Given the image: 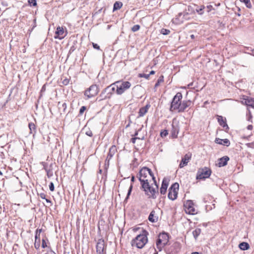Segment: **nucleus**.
Returning <instances> with one entry per match:
<instances>
[{
    "label": "nucleus",
    "instance_id": "obj_50",
    "mask_svg": "<svg viewBox=\"0 0 254 254\" xmlns=\"http://www.w3.org/2000/svg\"><path fill=\"white\" fill-rule=\"evenodd\" d=\"M47 247V246L45 240L44 239H43L42 243V247L43 248H45Z\"/></svg>",
    "mask_w": 254,
    "mask_h": 254
},
{
    "label": "nucleus",
    "instance_id": "obj_51",
    "mask_svg": "<svg viewBox=\"0 0 254 254\" xmlns=\"http://www.w3.org/2000/svg\"><path fill=\"white\" fill-rule=\"evenodd\" d=\"M252 115L250 112V111L249 112V116L248 117V120L249 122H252Z\"/></svg>",
    "mask_w": 254,
    "mask_h": 254
},
{
    "label": "nucleus",
    "instance_id": "obj_40",
    "mask_svg": "<svg viewBox=\"0 0 254 254\" xmlns=\"http://www.w3.org/2000/svg\"><path fill=\"white\" fill-rule=\"evenodd\" d=\"M168 134V130L166 129H164L163 130H162L160 132V136L162 137H165Z\"/></svg>",
    "mask_w": 254,
    "mask_h": 254
},
{
    "label": "nucleus",
    "instance_id": "obj_35",
    "mask_svg": "<svg viewBox=\"0 0 254 254\" xmlns=\"http://www.w3.org/2000/svg\"><path fill=\"white\" fill-rule=\"evenodd\" d=\"M164 81V76L163 75H161L159 78L158 79L157 82H156L155 84V87H157L160 85V84L161 82H163Z\"/></svg>",
    "mask_w": 254,
    "mask_h": 254
},
{
    "label": "nucleus",
    "instance_id": "obj_63",
    "mask_svg": "<svg viewBox=\"0 0 254 254\" xmlns=\"http://www.w3.org/2000/svg\"><path fill=\"white\" fill-rule=\"evenodd\" d=\"M250 51L252 53L250 54L251 55L254 56V49L251 48Z\"/></svg>",
    "mask_w": 254,
    "mask_h": 254
},
{
    "label": "nucleus",
    "instance_id": "obj_37",
    "mask_svg": "<svg viewBox=\"0 0 254 254\" xmlns=\"http://www.w3.org/2000/svg\"><path fill=\"white\" fill-rule=\"evenodd\" d=\"M161 33L164 35H168L170 33V31L169 29L162 28L161 30Z\"/></svg>",
    "mask_w": 254,
    "mask_h": 254
},
{
    "label": "nucleus",
    "instance_id": "obj_8",
    "mask_svg": "<svg viewBox=\"0 0 254 254\" xmlns=\"http://www.w3.org/2000/svg\"><path fill=\"white\" fill-rule=\"evenodd\" d=\"M211 174V170L207 167H204L198 169L197 172L196 179L202 180L208 178Z\"/></svg>",
    "mask_w": 254,
    "mask_h": 254
},
{
    "label": "nucleus",
    "instance_id": "obj_56",
    "mask_svg": "<svg viewBox=\"0 0 254 254\" xmlns=\"http://www.w3.org/2000/svg\"><path fill=\"white\" fill-rule=\"evenodd\" d=\"M46 90V85H44L41 90V92H45Z\"/></svg>",
    "mask_w": 254,
    "mask_h": 254
},
{
    "label": "nucleus",
    "instance_id": "obj_19",
    "mask_svg": "<svg viewBox=\"0 0 254 254\" xmlns=\"http://www.w3.org/2000/svg\"><path fill=\"white\" fill-rule=\"evenodd\" d=\"M55 34L56 36H55L56 38H59L60 39H62L64 37V28L62 27L58 26L57 28Z\"/></svg>",
    "mask_w": 254,
    "mask_h": 254
},
{
    "label": "nucleus",
    "instance_id": "obj_41",
    "mask_svg": "<svg viewBox=\"0 0 254 254\" xmlns=\"http://www.w3.org/2000/svg\"><path fill=\"white\" fill-rule=\"evenodd\" d=\"M138 76L139 77H141V78L143 77L147 79H148L149 77V74H145V73H139L138 75Z\"/></svg>",
    "mask_w": 254,
    "mask_h": 254
},
{
    "label": "nucleus",
    "instance_id": "obj_25",
    "mask_svg": "<svg viewBox=\"0 0 254 254\" xmlns=\"http://www.w3.org/2000/svg\"><path fill=\"white\" fill-rule=\"evenodd\" d=\"M67 105L65 103L61 104L60 102L58 103V108L61 114L66 113Z\"/></svg>",
    "mask_w": 254,
    "mask_h": 254
},
{
    "label": "nucleus",
    "instance_id": "obj_58",
    "mask_svg": "<svg viewBox=\"0 0 254 254\" xmlns=\"http://www.w3.org/2000/svg\"><path fill=\"white\" fill-rule=\"evenodd\" d=\"M247 145L249 147H253V146L254 145V143H249L247 144Z\"/></svg>",
    "mask_w": 254,
    "mask_h": 254
},
{
    "label": "nucleus",
    "instance_id": "obj_49",
    "mask_svg": "<svg viewBox=\"0 0 254 254\" xmlns=\"http://www.w3.org/2000/svg\"><path fill=\"white\" fill-rule=\"evenodd\" d=\"M69 79L65 78L63 80V83L64 85H67L69 83Z\"/></svg>",
    "mask_w": 254,
    "mask_h": 254
},
{
    "label": "nucleus",
    "instance_id": "obj_10",
    "mask_svg": "<svg viewBox=\"0 0 254 254\" xmlns=\"http://www.w3.org/2000/svg\"><path fill=\"white\" fill-rule=\"evenodd\" d=\"M98 92L99 88L98 86L96 84H93L84 91V95L89 99L96 96Z\"/></svg>",
    "mask_w": 254,
    "mask_h": 254
},
{
    "label": "nucleus",
    "instance_id": "obj_42",
    "mask_svg": "<svg viewBox=\"0 0 254 254\" xmlns=\"http://www.w3.org/2000/svg\"><path fill=\"white\" fill-rule=\"evenodd\" d=\"M40 240H35L34 246L36 249L38 250L40 247Z\"/></svg>",
    "mask_w": 254,
    "mask_h": 254
},
{
    "label": "nucleus",
    "instance_id": "obj_22",
    "mask_svg": "<svg viewBox=\"0 0 254 254\" xmlns=\"http://www.w3.org/2000/svg\"><path fill=\"white\" fill-rule=\"evenodd\" d=\"M150 107V105L149 104H148L145 106L140 108L139 112H138V117H143L147 112V111Z\"/></svg>",
    "mask_w": 254,
    "mask_h": 254
},
{
    "label": "nucleus",
    "instance_id": "obj_1",
    "mask_svg": "<svg viewBox=\"0 0 254 254\" xmlns=\"http://www.w3.org/2000/svg\"><path fill=\"white\" fill-rule=\"evenodd\" d=\"M140 189L144 191L148 198L155 199L157 198L159 193L158 190L151 186L149 181L140 180Z\"/></svg>",
    "mask_w": 254,
    "mask_h": 254
},
{
    "label": "nucleus",
    "instance_id": "obj_30",
    "mask_svg": "<svg viewBox=\"0 0 254 254\" xmlns=\"http://www.w3.org/2000/svg\"><path fill=\"white\" fill-rule=\"evenodd\" d=\"M82 131L85 132V133L87 136L90 137H92L93 136V133L92 131L89 128L86 127H84L82 129Z\"/></svg>",
    "mask_w": 254,
    "mask_h": 254
},
{
    "label": "nucleus",
    "instance_id": "obj_5",
    "mask_svg": "<svg viewBox=\"0 0 254 254\" xmlns=\"http://www.w3.org/2000/svg\"><path fill=\"white\" fill-rule=\"evenodd\" d=\"M117 89L116 93L118 95H122L131 86V83L127 81L119 80L115 82Z\"/></svg>",
    "mask_w": 254,
    "mask_h": 254
},
{
    "label": "nucleus",
    "instance_id": "obj_3",
    "mask_svg": "<svg viewBox=\"0 0 254 254\" xmlns=\"http://www.w3.org/2000/svg\"><path fill=\"white\" fill-rule=\"evenodd\" d=\"M115 83L114 82L104 88L96 100L101 101L111 98L112 96L116 92L117 89Z\"/></svg>",
    "mask_w": 254,
    "mask_h": 254
},
{
    "label": "nucleus",
    "instance_id": "obj_39",
    "mask_svg": "<svg viewBox=\"0 0 254 254\" xmlns=\"http://www.w3.org/2000/svg\"><path fill=\"white\" fill-rule=\"evenodd\" d=\"M28 2L31 6H36L37 4L36 0H28Z\"/></svg>",
    "mask_w": 254,
    "mask_h": 254
},
{
    "label": "nucleus",
    "instance_id": "obj_61",
    "mask_svg": "<svg viewBox=\"0 0 254 254\" xmlns=\"http://www.w3.org/2000/svg\"><path fill=\"white\" fill-rule=\"evenodd\" d=\"M45 199L47 203H50L51 205H52V201L50 199H47L46 198Z\"/></svg>",
    "mask_w": 254,
    "mask_h": 254
},
{
    "label": "nucleus",
    "instance_id": "obj_47",
    "mask_svg": "<svg viewBox=\"0 0 254 254\" xmlns=\"http://www.w3.org/2000/svg\"><path fill=\"white\" fill-rule=\"evenodd\" d=\"M75 49H76V48L74 46H72L70 47L69 52H68V57L69 56V54H71L74 51Z\"/></svg>",
    "mask_w": 254,
    "mask_h": 254
},
{
    "label": "nucleus",
    "instance_id": "obj_21",
    "mask_svg": "<svg viewBox=\"0 0 254 254\" xmlns=\"http://www.w3.org/2000/svg\"><path fill=\"white\" fill-rule=\"evenodd\" d=\"M215 142L216 143L226 145V146H229L230 144V142L228 139H220L219 138H216L215 139Z\"/></svg>",
    "mask_w": 254,
    "mask_h": 254
},
{
    "label": "nucleus",
    "instance_id": "obj_6",
    "mask_svg": "<svg viewBox=\"0 0 254 254\" xmlns=\"http://www.w3.org/2000/svg\"><path fill=\"white\" fill-rule=\"evenodd\" d=\"M152 173V172L150 169L148 167H144L141 168L139 173L137 175V177L138 178L139 182L141 181H146L147 182L149 181V178Z\"/></svg>",
    "mask_w": 254,
    "mask_h": 254
},
{
    "label": "nucleus",
    "instance_id": "obj_7",
    "mask_svg": "<svg viewBox=\"0 0 254 254\" xmlns=\"http://www.w3.org/2000/svg\"><path fill=\"white\" fill-rule=\"evenodd\" d=\"M183 95L181 92H178L173 97L171 103L170 111L173 112L177 110L182 102Z\"/></svg>",
    "mask_w": 254,
    "mask_h": 254
},
{
    "label": "nucleus",
    "instance_id": "obj_48",
    "mask_svg": "<svg viewBox=\"0 0 254 254\" xmlns=\"http://www.w3.org/2000/svg\"><path fill=\"white\" fill-rule=\"evenodd\" d=\"M92 46H93V47L95 49H96V50H100V46L97 44H96V43H92Z\"/></svg>",
    "mask_w": 254,
    "mask_h": 254
},
{
    "label": "nucleus",
    "instance_id": "obj_60",
    "mask_svg": "<svg viewBox=\"0 0 254 254\" xmlns=\"http://www.w3.org/2000/svg\"><path fill=\"white\" fill-rule=\"evenodd\" d=\"M42 231V229H37L36 231V232H37L38 235H40L41 232Z\"/></svg>",
    "mask_w": 254,
    "mask_h": 254
},
{
    "label": "nucleus",
    "instance_id": "obj_16",
    "mask_svg": "<svg viewBox=\"0 0 254 254\" xmlns=\"http://www.w3.org/2000/svg\"><path fill=\"white\" fill-rule=\"evenodd\" d=\"M179 131V127L178 124H175L173 122L172 124V129L171 130L172 137L174 138H177Z\"/></svg>",
    "mask_w": 254,
    "mask_h": 254
},
{
    "label": "nucleus",
    "instance_id": "obj_20",
    "mask_svg": "<svg viewBox=\"0 0 254 254\" xmlns=\"http://www.w3.org/2000/svg\"><path fill=\"white\" fill-rule=\"evenodd\" d=\"M217 119L218 122L221 126L223 127H226V129H229V127L226 123V120L225 118L224 119L222 116L217 115Z\"/></svg>",
    "mask_w": 254,
    "mask_h": 254
},
{
    "label": "nucleus",
    "instance_id": "obj_62",
    "mask_svg": "<svg viewBox=\"0 0 254 254\" xmlns=\"http://www.w3.org/2000/svg\"><path fill=\"white\" fill-rule=\"evenodd\" d=\"M135 181V177L132 175L131 177V182L133 183Z\"/></svg>",
    "mask_w": 254,
    "mask_h": 254
},
{
    "label": "nucleus",
    "instance_id": "obj_13",
    "mask_svg": "<svg viewBox=\"0 0 254 254\" xmlns=\"http://www.w3.org/2000/svg\"><path fill=\"white\" fill-rule=\"evenodd\" d=\"M184 206L186 209L187 213L190 214H194L195 209L193 207V203L192 200H187L184 203Z\"/></svg>",
    "mask_w": 254,
    "mask_h": 254
},
{
    "label": "nucleus",
    "instance_id": "obj_29",
    "mask_svg": "<svg viewBox=\"0 0 254 254\" xmlns=\"http://www.w3.org/2000/svg\"><path fill=\"white\" fill-rule=\"evenodd\" d=\"M123 5V3L120 1H116L114 4L113 11L120 9Z\"/></svg>",
    "mask_w": 254,
    "mask_h": 254
},
{
    "label": "nucleus",
    "instance_id": "obj_26",
    "mask_svg": "<svg viewBox=\"0 0 254 254\" xmlns=\"http://www.w3.org/2000/svg\"><path fill=\"white\" fill-rule=\"evenodd\" d=\"M182 15L183 13L180 12L177 15H176V17L172 20L173 22L176 24H180L182 23L184 21V18L182 17L181 19L180 18Z\"/></svg>",
    "mask_w": 254,
    "mask_h": 254
},
{
    "label": "nucleus",
    "instance_id": "obj_11",
    "mask_svg": "<svg viewBox=\"0 0 254 254\" xmlns=\"http://www.w3.org/2000/svg\"><path fill=\"white\" fill-rule=\"evenodd\" d=\"M180 249V244L179 242H175L170 247L166 248L165 251L167 254H177Z\"/></svg>",
    "mask_w": 254,
    "mask_h": 254
},
{
    "label": "nucleus",
    "instance_id": "obj_27",
    "mask_svg": "<svg viewBox=\"0 0 254 254\" xmlns=\"http://www.w3.org/2000/svg\"><path fill=\"white\" fill-rule=\"evenodd\" d=\"M148 220L151 222H156L158 220V217L155 216V211L152 210L148 216Z\"/></svg>",
    "mask_w": 254,
    "mask_h": 254
},
{
    "label": "nucleus",
    "instance_id": "obj_32",
    "mask_svg": "<svg viewBox=\"0 0 254 254\" xmlns=\"http://www.w3.org/2000/svg\"><path fill=\"white\" fill-rule=\"evenodd\" d=\"M201 233V229L200 228H196L192 232L193 236L195 240H196L198 236Z\"/></svg>",
    "mask_w": 254,
    "mask_h": 254
},
{
    "label": "nucleus",
    "instance_id": "obj_55",
    "mask_svg": "<svg viewBox=\"0 0 254 254\" xmlns=\"http://www.w3.org/2000/svg\"><path fill=\"white\" fill-rule=\"evenodd\" d=\"M150 178H151L152 180L153 181V182L155 181H156V178H155V176H154V174L153 173L150 175Z\"/></svg>",
    "mask_w": 254,
    "mask_h": 254
},
{
    "label": "nucleus",
    "instance_id": "obj_45",
    "mask_svg": "<svg viewBox=\"0 0 254 254\" xmlns=\"http://www.w3.org/2000/svg\"><path fill=\"white\" fill-rule=\"evenodd\" d=\"M195 11L200 15H202L204 12L202 8H196L195 10Z\"/></svg>",
    "mask_w": 254,
    "mask_h": 254
},
{
    "label": "nucleus",
    "instance_id": "obj_23",
    "mask_svg": "<svg viewBox=\"0 0 254 254\" xmlns=\"http://www.w3.org/2000/svg\"><path fill=\"white\" fill-rule=\"evenodd\" d=\"M243 102L247 106L254 108V98L247 97L244 99Z\"/></svg>",
    "mask_w": 254,
    "mask_h": 254
},
{
    "label": "nucleus",
    "instance_id": "obj_14",
    "mask_svg": "<svg viewBox=\"0 0 254 254\" xmlns=\"http://www.w3.org/2000/svg\"><path fill=\"white\" fill-rule=\"evenodd\" d=\"M192 103L190 100H184L181 102L178 108L177 111L179 113L184 112L186 109L191 105Z\"/></svg>",
    "mask_w": 254,
    "mask_h": 254
},
{
    "label": "nucleus",
    "instance_id": "obj_2",
    "mask_svg": "<svg viewBox=\"0 0 254 254\" xmlns=\"http://www.w3.org/2000/svg\"><path fill=\"white\" fill-rule=\"evenodd\" d=\"M148 232L146 230H142V233L131 241V246H135L138 249H142L148 241Z\"/></svg>",
    "mask_w": 254,
    "mask_h": 254
},
{
    "label": "nucleus",
    "instance_id": "obj_17",
    "mask_svg": "<svg viewBox=\"0 0 254 254\" xmlns=\"http://www.w3.org/2000/svg\"><path fill=\"white\" fill-rule=\"evenodd\" d=\"M229 159L230 158L228 156H223L218 160V162L217 165L219 167L225 166L227 165Z\"/></svg>",
    "mask_w": 254,
    "mask_h": 254
},
{
    "label": "nucleus",
    "instance_id": "obj_36",
    "mask_svg": "<svg viewBox=\"0 0 254 254\" xmlns=\"http://www.w3.org/2000/svg\"><path fill=\"white\" fill-rule=\"evenodd\" d=\"M195 10L194 8L193 7V6L191 5H189L188 6L187 9H186V11H188L189 13H195Z\"/></svg>",
    "mask_w": 254,
    "mask_h": 254
},
{
    "label": "nucleus",
    "instance_id": "obj_46",
    "mask_svg": "<svg viewBox=\"0 0 254 254\" xmlns=\"http://www.w3.org/2000/svg\"><path fill=\"white\" fill-rule=\"evenodd\" d=\"M38 195L42 199H46V194L44 192H41L40 193H38Z\"/></svg>",
    "mask_w": 254,
    "mask_h": 254
},
{
    "label": "nucleus",
    "instance_id": "obj_15",
    "mask_svg": "<svg viewBox=\"0 0 254 254\" xmlns=\"http://www.w3.org/2000/svg\"><path fill=\"white\" fill-rule=\"evenodd\" d=\"M170 180L164 178L162 181L161 187L160 189V192L162 194H165L166 193L167 190L169 185Z\"/></svg>",
    "mask_w": 254,
    "mask_h": 254
},
{
    "label": "nucleus",
    "instance_id": "obj_57",
    "mask_svg": "<svg viewBox=\"0 0 254 254\" xmlns=\"http://www.w3.org/2000/svg\"><path fill=\"white\" fill-rule=\"evenodd\" d=\"M110 160V159H108V160H107V158H106V159L105 160V163L106 166L107 165L108 166H109Z\"/></svg>",
    "mask_w": 254,
    "mask_h": 254
},
{
    "label": "nucleus",
    "instance_id": "obj_28",
    "mask_svg": "<svg viewBox=\"0 0 254 254\" xmlns=\"http://www.w3.org/2000/svg\"><path fill=\"white\" fill-rule=\"evenodd\" d=\"M239 248L241 250L245 251L250 249V245L247 242H242L239 245Z\"/></svg>",
    "mask_w": 254,
    "mask_h": 254
},
{
    "label": "nucleus",
    "instance_id": "obj_59",
    "mask_svg": "<svg viewBox=\"0 0 254 254\" xmlns=\"http://www.w3.org/2000/svg\"><path fill=\"white\" fill-rule=\"evenodd\" d=\"M153 183H154V185L156 187L155 189H156L157 190H158V184L157 183V181L154 182Z\"/></svg>",
    "mask_w": 254,
    "mask_h": 254
},
{
    "label": "nucleus",
    "instance_id": "obj_12",
    "mask_svg": "<svg viewBox=\"0 0 254 254\" xmlns=\"http://www.w3.org/2000/svg\"><path fill=\"white\" fill-rule=\"evenodd\" d=\"M96 247L97 254H106V245H105V241L103 239H100L98 240Z\"/></svg>",
    "mask_w": 254,
    "mask_h": 254
},
{
    "label": "nucleus",
    "instance_id": "obj_53",
    "mask_svg": "<svg viewBox=\"0 0 254 254\" xmlns=\"http://www.w3.org/2000/svg\"><path fill=\"white\" fill-rule=\"evenodd\" d=\"M137 139H140V138L139 137H132V138L131 139V141L133 143H135V140H136Z\"/></svg>",
    "mask_w": 254,
    "mask_h": 254
},
{
    "label": "nucleus",
    "instance_id": "obj_4",
    "mask_svg": "<svg viewBox=\"0 0 254 254\" xmlns=\"http://www.w3.org/2000/svg\"><path fill=\"white\" fill-rule=\"evenodd\" d=\"M169 240V235L168 233L163 232L158 235L156 241L157 249L159 251H161L162 249L167 245Z\"/></svg>",
    "mask_w": 254,
    "mask_h": 254
},
{
    "label": "nucleus",
    "instance_id": "obj_9",
    "mask_svg": "<svg viewBox=\"0 0 254 254\" xmlns=\"http://www.w3.org/2000/svg\"><path fill=\"white\" fill-rule=\"evenodd\" d=\"M179 188V185L178 183L173 184L169 189L168 197L169 199L174 200L177 197L178 190Z\"/></svg>",
    "mask_w": 254,
    "mask_h": 254
},
{
    "label": "nucleus",
    "instance_id": "obj_24",
    "mask_svg": "<svg viewBox=\"0 0 254 254\" xmlns=\"http://www.w3.org/2000/svg\"><path fill=\"white\" fill-rule=\"evenodd\" d=\"M116 151V147L115 145L112 146L109 149V151L107 157V160H108V159H111L112 157L114 155Z\"/></svg>",
    "mask_w": 254,
    "mask_h": 254
},
{
    "label": "nucleus",
    "instance_id": "obj_43",
    "mask_svg": "<svg viewBox=\"0 0 254 254\" xmlns=\"http://www.w3.org/2000/svg\"><path fill=\"white\" fill-rule=\"evenodd\" d=\"M86 107L85 106H82L79 112V115H81L84 113V112L86 110Z\"/></svg>",
    "mask_w": 254,
    "mask_h": 254
},
{
    "label": "nucleus",
    "instance_id": "obj_44",
    "mask_svg": "<svg viewBox=\"0 0 254 254\" xmlns=\"http://www.w3.org/2000/svg\"><path fill=\"white\" fill-rule=\"evenodd\" d=\"M49 189L51 191H53L55 190L54 184L53 182H51L49 185Z\"/></svg>",
    "mask_w": 254,
    "mask_h": 254
},
{
    "label": "nucleus",
    "instance_id": "obj_34",
    "mask_svg": "<svg viewBox=\"0 0 254 254\" xmlns=\"http://www.w3.org/2000/svg\"><path fill=\"white\" fill-rule=\"evenodd\" d=\"M132 188H133V185L131 183L129 187L127 193V195L125 198V201H127V200L128 199V198L131 194V192L132 191Z\"/></svg>",
    "mask_w": 254,
    "mask_h": 254
},
{
    "label": "nucleus",
    "instance_id": "obj_31",
    "mask_svg": "<svg viewBox=\"0 0 254 254\" xmlns=\"http://www.w3.org/2000/svg\"><path fill=\"white\" fill-rule=\"evenodd\" d=\"M28 126L30 130V133H35L36 132V128L35 125L33 123H30L29 124Z\"/></svg>",
    "mask_w": 254,
    "mask_h": 254
},
{
    "label": "nucleus",
    "instance_id": "obj_52",
    "mask_svg": "<svg viewBox=\"0 0 254 254\" xmlns=\"http://www.w3.org/2000/svg\"><path fill=\"white\" fill-rule=\"evenodd\" d=\"M35 240H40V235H38L37 232L35 233Z\"/></svg>",
    "mask_w": 254,
    "mask_h": 254
},
{
    "label": "nucleus",
    "instance_id": "obj_64",
    "mask_svg": "<svg viewBox=\"0 0 254 254\" xmlns=\"http://www.w3.org/2000/svg\"><path fill=\"white\" fill-rule=\"evenodd\" d=\"M253 126L252 125H249L248 127H247V128L249 130H252L253 129Z\"/></svg>",
    "mask_w": 254,
    "mask_h": 254
},
{
    "label": "nucleus",
    "instance_id": "obj_54",
    "mask_svg": "<svg viewBox=\"0 0 254 254\" xmlns=\"http://www.w3.org/2000/svg\"><path fill=\"white\" fill-rule=\"evenodd\" d=\"M182 13H183V15H183V18H184V17H185L186 15H189V12H188V11H186V9H185V10L183 12H182Z\"/></svg>",
    "mask_w": 254,
    "mask_h": 254
},
{
    "label": "nucleus",
    "instance_id": "obj_18",
    "mask_svg": "<svg viewBox=\"0 0 254 254\" xmlns=\"http://www.w3.org/2000/svg\"><path fill=\"white\" fill-rule=\"evenodd\" d=\"M191 155L186 154L184 157L182 158L181 163L179 165V167L182 168L184 166L187 165L189 160L190 159Z\"/></svg>",
    "mask_w": 254,
    "mask_h": 254
},
{
    "label": "nucleus",
    "instance_id": "obj_38",
    "mask_svg": "<svg viewBox=\"0 0 254 254\" xmlns=\"http://www.w3.org/2000/svg\"><path fill=\"white\" fill-rule=\"evenodd\" d=\"M140 28V26L138 24L134 25L132 28H131V31L133 32H136L138 30H139Z\"/></svg>",
    "mask_w": 254,
    "mask_h": 254
},
{
    "label": "nucleus",
    "instance_id": "obj_33",
    "mask_svg": "<svg viewBox=\"0 0 254 254\" xmlns=\"http://www.w3.org/2000/svg\"><path fill=\"white\" fill-rule=\"evenodd\" d=\"M240 1L244 3L247 8H251L252 7L250 0H240Z\"/></svg>",
    "mask_w": 254,
    "mask_h": 254
}]
</instances>
